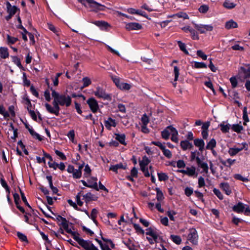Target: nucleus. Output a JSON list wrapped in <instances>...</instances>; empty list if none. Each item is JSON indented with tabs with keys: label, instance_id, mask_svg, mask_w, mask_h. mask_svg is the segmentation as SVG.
I'll return each mask as SVG.
<instances>
[{
	"label": "nucleus",
	"instance_id": "f257e3e1",
	"mask_svg": "<svg viewBox=\"0 0 250 250\" xmlns=\"http://www.w3.org/2000/svg\"><path fill=\"white\" fill-rule=\"evenodd\" d=\"M52 96L53 98L52 103L53 106H52L48 103L45 104L44 105L46 110L50 113L54 114L56 116L59 115L60 110V106L69 107L72 103L71 97L67 94H60L56 92L51 87Z\"/></svg>",
	"mask_w": 250,
	"mask_h": 250
},
{
	"label": "nucleus",
	"instance_id": "f03ea898",
	"mask_svg": "<svg viewBox=\"0 0 250 250\" xmlns=\"http://www.w3.org/2000/svg\"><path fill=\"white\" fill-rule=\"evenodd\" d=\"M247 149L248 144L246 142H243L241 144H238V146L234 145L229 148L228 149V153L230 156H234L243 150H247Z\"/></svg>",
	"mask_w": 250,
	"mask_h": 250
},
{
	"label": "nucleus",
	"instance_id": "7ed1b4c3",
	"mask_svg": "<svg viewBox=\"0 0 250 250\" xmlns=\"http://www.w3.org/2000/svg\"><path fill=\"white\" fill-rule=\"evenodd\" d=\"M232 210L236 213L244 212L246 215L250 214V208L248 205L239 202L232 207Z\"/></svg>",
	"mask_w": 250,
	"mask_h": 250
},
{
	"label": "nucleus",
	"instance_id": "20e7f679",
	"mask_svg": "<svg viewBox=\"0 0 250 250\" xmlns=\"http://www.w3.org/2000/svg\"><path fill=\"white\" fill-rule=\"evenodd\" d=\"M150 162V160L146 156L143 157L142 159L139 161V165L141 170L143 172L144 175L146 177H148L150 176V173L149 172L147 167Z\"/></svg>",
	"mask_w": 250,
	"mask_h": 250
},
{
	"label": "nucleus",
	"instance_id": "39448f33",
	"mask_svg": "<svg viewBox=\"0 0 250 250\" xmlns=\"http://www.w3.org/2000/svg\"><path fill=\"white\" fill-rule=\"evenodd\" d=\"M146 234L147 235L146 239L150 244H153L157 242L159 234L156 230L149 228L146 229Z\"/></svg>",
	"mask_w": 250,
	"mask_h": 250
},
{
	"label": "nucleus",
	"instance_id": "423d86ee",
	"mask_svg": "<svg viewBox=\"0 0 250 250\" xmlns=\"http://www.w3.org/2000/svg\"><path fill=\"white\" fill-rule=\"evenodd\" d=\"M86 2H87V4L85 7L90 9L91 11H103L105 7L104 5L98 3L94 0H86Z\"/></svg>",
	"mask_w": 250,
	"mask_h": 250
},
{
	"label": "nucleus",
	"instance_id": "0eeeda50",
	"mask_svg": "<svg viewBox=\"0 0 250 250\" xmlns=\"http://www.w3.org/2000/svg\"><path fill=\"white\" fill-rule=\"evenodd\" d=\"M94 94L98 98L107 101L111 100V95L106 93L105 90L100 86L96 87V90L94 92Z\"/></svg>",
	"mask_w": 250,
	"mask_h": 250
},
{
	"label": "nucleus",
	"instance_id": "6e6552de",
	"mask_svg": "<svg viewBox=\"0 0 250 250\" xmlns=\"http://www.w3.org/2000/svg\"><path fill=\"white\" fill-rule=\"evenodd\" d=\"M188 240L193 245H196L198 244V235L197 230L194 228L189 229Z\"/></svg>",
	"mask_w": 250,
	"mask_h": 250
},
{
	"label": "nucleus",
	"instance_id": "1a4fd4ad",
	"mask_svg": "<svg viewBox=\"0 0 250 250\" xmlns=\"http://www.w3.org/2000/svg\"><path fill=\"white\" fill-rule=\"evenodd\" d=\"M194 27L201 34H204L207 31H211L213 27L211 24H197L193 22Z\"/></svg>",
	"mask_w": 250,
	"mask_h": 250
},
{
	"label": "nucleus",
	"instance_id": "9d476101",
	"mask_svg": "<svg viewBox=\"0 0 250 250\" xmlns=\"http://www.w3.org/2000/svg\"><path fill=\"white\" fill-rule=\"evenodd\" d=\"M86 103L93 113H96L99 109L98 102L95 98L92 97L89 98Z\"/></svg>",
	"mask_w": 250,
	"mask_h": 250
},
{
	"label": "nucleus",
	"instance_id": "9b49d317",
	"mask_svg": "<svg viewBox=\"0 0 250 250\" xmlns=\"http://www.w3.org/2000/svg\"><path fill=\"white\" fill-rule=\"evenodd\" d=\"M179 172L190 177H196L198 175L194 167H187L185 169L179 170Z\"/></svg>",
	"mask_w": 250,
	"mask_h": 250
},
{
	"label": "nucleus",
	"instance_id": "f8f14e48",
	"mask_svg": "<svg viewBox=\"0 0 250 250\" xmlns=\"http://www.w3.org/2000/svg\"><path fill=\"white\" fill-rule=\"evenodd\" d=\"M85 250H99L90 241L83 239L79 244Z\"/></svg>",
	"mask_w": 250,
	"mask_h": 250
},
{
	"label": "nucleus",
	"instance_id": "ddd939ff",
	"mask_svg": "<svg viewBox=\"0 0 250 250\" xmlns=\"http://www.w3.org/2000/svg\"><path fill=\"white\" fill-rule=\"evenodd\" d=\"M56 220L59 223V225L62 227L65 230H68L69 227V222L64 217L60 215H58L56 217Z\"/></svg>",
	"mask_w": 250,
	"mask_h": 250
},
{
	"label": "nucleus",
	"instance_id": "4468645a",
	"mask_svg": "<svg viewBox=\"0 0 250 250\" xmlns=\"http://www.w3.org/2000/svg\"><path fill=\"white\" fill-rule=\"evenodd\" d=\"M125 28L127 30H138L142 28V25L138 22L125 23Z\"/></svg>",
	"mask_w": 250,
	"mask_h": 250
},
{
	"label": "nucleus",
	"instance_id": "2eb2a0df",
	"mask_svg": "<svg viewBox=\"0 0 250 250\" xmlns=\"http://www.w3.org/2000/svg\"><path fill=\"white\" fill-rule=\"evenodd\" d=\"M196 161L198 166L202 169V172L208 173V167L207 163L203 162L198 156H197L196 158Z\"/></svg>",
	"mask_w": 250,
	"mask_h": 250
},
{
	"label": "nucleus",
	"instance_id": "dca6fc26",
	"mask_svg": "<svg viewBox=\"0 0 250 250\" xmlns=\"http://www.w3.org/2000/svg\"><path fill=\"white\" fill-rule=\"evenodd\" d=\"M220 187L227 195H229L231 194L232 190L229 183H222L220 184Z\"/></svg>",
	"mask_w": 250,
	"mask_h": 250
},
{
	"label": "nucleus",
	"instance_id": "f3484780",
	"mask_svg": "<svg viewBox=\"0 0 250 250\" xmlns=\"http://www.w3.org/2000/svg\"><path fill=\"white\" fill-rule=\"evenodd\" d=\"M6 5L7 12L11 15H14L18 9V8L15 6H12L10 2L8 1L6 2Z\"/></svg>",
	"mask_w": 250,
	"mask_h": 250
},
{
	"label": "nucleus",
	"instance_id": "a211bd4d",
	"mask_svg": "<svg viewBox=\"0 0 250 250\" xmlns=\"http://www.w3.org/2000/svg\"><path fill=\"white\" fill-rule=\"evenodd\" d=\"M104 125L105 127L110 130L111 127H115L116 125L115 120L111 118H108L107 120L104 122Z\"/></svg>",
	"mask_w": 250,
	"mask_h": 250
},
{
	"label": "nucleus",
	"instance_id": "6ab92c4d",
	"mask_svg": "<svg viewBox=\"0 0 250 250\" xmlns=\"http://www.w3.org/2000/svg\"><path fill=\"white\" fill-rule=\"evenodd\" d=\"M93 23L102 29H106L110 26L107 22L103 21H95Z\"/></svg>",
	"mask_w": 250,
	"mask_h": 250
},
{
	"label": "nucleus",
	"instance_id": "aec40b11",
	"mask_svg": "<svg viewBox=\"0 0 250 250\" xmlns=\"http://www.w3.org/2000/svg\"><path fill=\"white\" fill-rule=\"evenodd\" d=\"M194 145L199 148V150L201 151L204 149L205 143L204 141L201 139H196L194 140Z\"/></svg>",
	"mask_w": 250,
	"mask_h": 250
},
{
	"label": "nucleus",
	"instance_id": "412c9836",
	"mask_svg": "<svg viewBox=\"0 0 250 250\" xmlns=\"http://www.w3.org/2000/svg\"><path fill=\"white\" fill-rule=\"evenodd\" d=\"M26 128L28 129L29 132H30V134L35 139L39 140L42 141V137L41 136L36 132L34 129L32 128V127H30L29 126L26 125Z\"/></svg>",
	"mask_w": 250,
	"mask_h": 250
},
{
	"label": "nucleus",
	"instance_id": "4be33fe9",
	"mask_svg": "<svg viewBox=\"0 0 250 250\" xmlns=\"http://www.w3.org/2000/svg\"><path fill=\"white\" fill-rule=\"evenodd\" d=\"M126 165H124L122 163H119L115 165H111L109 167V170H112L116 173H117L118 169H125L126 168Z\"/></svg>",
	"mask_w": 250,
	"mask_h": 250
},
{
	"label": "nucleus",
	"instance_id": "5701e85b",
	"mask_svg": "<svg viewBox=\"0 0 250 250\" xmlns=\"http://www.w3.org/2000/svg\"><path fill=\"white\" fill-rule=\"evenodd\" d=\"M180 146L184 150L191 149L193 147L192 143L187 140L182 141L180 143Z\"/></svg>",
	"mask_w": 250,
	"mask_h": 250
},
{
	"label": "nucleus",
	"instance_id": "b1692460",
	"mask_svg": "<svg viewBox=\"0 0 250 250\" xmlns=\"http://www.w3.org/2000/svg\"><path fill=\"white\" fill-rule=\"evenodd\" d=\"M237 27L238 24L233 20H230L229 21H227L225 23V28L228 30Z\"/></svg>",
	"mask_w": 250,
	"mask_h": 250
},
{
	"label": "nucleus",
	"instance_id": "393cba45",
	"mask_svg": "<svg viewBox=\"0 0 250 250\" xmlns=\"http://www.w3.org/2000/svg\"><path fill=\"white\" fill-rule=\"evenodd\" d=\"M66 231L71 234L74 239L76 240L79 244H80L83 239L79 237V235L77 232L75 231H72L70 228L68 229V230H66Z\"/></svg>",
	"mask_w": 250,
	"mask_h": 250
},
{
	"label": "nucleus",
	"instance_id": "a878e982",
	"mask_svg": "<svg viewBox=\"0 0 250 250\" xmlns=\"http://www.w3.org/2000/svg\"><path fill=\"white\" fill-rule=\"evenodd\" d=\"M93 179L94 180V183L93 184H87L84 180H82L81 182L83 183V185L85 187L93 188L96 190H98V185L96 182L97 178H93Z\"/></svg>",
	"mask_w": 250,
	"mask_h": 250
},
{
	"label": "nucleus",
	"instance_id": "bb28decb",
	"mask_svg": "<svg viewBox=\"0 0 250 250\" xmlns=\"http://www.w3.org/2000/svg\"><path fill=\"white\" fill-rule=\"evenodd\" d=\"M0 56L2 59H6L9 56L8 49L5 47H0Z\"/></svg>",
	"mask_w": 250,
	"mask_h": 250
},
{
	"label": "nucleus",
	"instance_id": "cd10ccee",
	"mask_svg": "<svg viewBox=\"0 0 250 250\" xmlns=\"http://www.w3.org/2000/svg\"><path fill=\"white\" fill-rule=\"evenodd\" d=\"M223 6L228 9H231L234 8L236 4L231 2L230 0H225L223 4Z\"/></svg>",
	"mask_w": 250,
	"mask_h": 250
},
{
	"label": "nucleus",
	"instance_id": "c85d7f7f",
	"mask_svg": "<svg viewBox=\"0 0 250 250\" xmlns=\"http://www.w3.org/2000/svg\"><path fill=\"white\" fill-rule=\"evenodd\" d=\"M115 136H116L115 139L117 141H118L121 144H122L124 145H126V143L125 141V134H115Z\"/></svg>",
	"mask_w": 250,
	"mask_h": 250
},
{
	"label": "nucleus",
	"instance_id": "c756f323",
	"mask_svg": "<svg viewBox=\"0 0 250 250\" xmlns=\"http://www.w3.org/2000/svg\"><path fill=\"white\" fill-rule=\"evenodd\" d=\"M216 141L214 139H211L207 144L206 149H212L216 147Z\"/></svg>",
	"mask_w": 250,
	"mask_h": 250
},
{
	"label": "nucleus",
	"instance_id": "7c9ffc66",
	"mask_svg": "<svg viewBox=\"0 0 250 250\" xmlns=\"http://www.w3.org/2000/svg\"><path fill=\"white\" fill-rule=\"evenodd\" d=\"M97 214H98L97 210L96 208H93V209H92L91 212L89 216V218L91 219L92 220V221H93V222L95 224H97V222L96 220V218L97 216Z\"/></svg>",
	"mask_w": 250,
	"mask_h": 250
},
{
	"label": "nucleus",
	"instance_id": "2f4dec72",
	"mask_svg": "<svg viewBox=\"0 0 250 250\" xmlns=\"http://www.w3.org/2000/svg\"><path fill=\"white\" fill-rule=\"evenodd\" d=\"M241 72L244 75V78L246 79L250 77V67L246 69L244 67H241Z\"/></svg>",
	"mask_w": 250,
	"mask_h": 250
},
{
	"label": "nucleus",
	"instance_id": "473e14b6",
	"mask_svg": "<svg viewBox=\"0 0 250 250\" xmlns=\"http://www.w3.org/2000/svg\"><path fill=\"white\" fill-rule=\"evenodd\" d=\"M220 129L223 133H227L230 129V125L229 124H221L219 125Z\"/></svg>",
	"mask_w": 250,
	"mask_h": 250
},
{
	"label": "nucleus",
	"instance_id": "72a5a7b5",
	"mask_svg": "<svg viewBox=\"0 0 250 250\" xmlns=\"http://www.w3.org/2000/svg\"><path fill=\"white\" fill-rule=\"evenodd\" d=\"M236 162L235 159H231L230 158L227 159L225 161L222 162V163L227 167H230Z\"/></svg>",
	"mask_w": 250,
	"mask_h": 250
},
{
	"label": "nucleus",
	"instance_id": "f704fd0d",
	"mask_svg": "<svg viewBox=\"0 0 250 250\" xmlns=\"http://www.w3.org/2000/svg\"><path fill=\"white\" fill-rule=\"evenodd\" d=\"M131 87V85L126 83L121 82L120 84L119 85L118 88L121 90H128Z\"/></svg>",
	"mask_w": 250,
	"mask_h": 250
},
{
	"label": "nucleus",
	"instance_id": "c9c22d12",
	"mask_svg": "<svg viewBox=\"0 0 250 250\" xmlns=\"http://www.w3.org/2000/svg\"><path fill=\"white\" fill-rule=\"evenodd\" d=\"M243 119L244 120V125H246L249 122V119L247 114V108L245 107L243 110Z\"/></svg>",
	"mask_w": 250,
	"mask_h": 250
},
{
	"label": "nucleus",
	"instance_id": "e433bc0d",
	"mask_svg": "<svg viewBox=\"0 0 250 250\" xmlns=\"http://www.w3.org/2000/svg\"><path fill=\"white\" fill-rule=\"evenodd\" d=\"M176 16L179 18H183V19H188L189 17L186 13L185 12H179L175 15H173L170 17H173Z\"/></svg>",
	"mask_w": 250,
	"mask_h": 250
},
{
	"label": "nucleus",
	"instance_id": "4c0bfd02",
	"mask_svg": "<svg viewBox=\"0 0 250 250\" xmlns=\"http://www.w3.org/2000/svg\"><path fill=\"white\" fill-rule=\"evenodd\" d=\"M162 151L164 155L167 158L170 159L172 157L171 152L169 150L167 149L165 146L163 147Z\"/></svg>",
	"mask_w": 250,
	"mask_h": 250
},
{
	"label": "nucleus",
	"instance_id": "58836bf2",
	"mask_svg": "<svg viewBox=\"0 0 250 250\" xmlns=\"http://www.w3.org/2000/svg\"><path fill=\"white\" fill-rule=\"evenodd\" d=\"M75 131L73 129L70 130L67 134L69 140L73 143H75Z\"/></svg>",
	"mask_w": 250,
	"mask_h": 250
},
{
	"label": "nucleus",
	"instance_id": "ea45409f",
	"mask_svg": "<svg viewBox=\"0 0 250 250\" xmlns=\"http://www.w3.org/2000/svg\"><path fill=\"white\" fill-rule=\"evenodd\" d=\"M47 27L49 30L53 32L56 35L59 36V29H56L54 25L51 23H48Z\"/></svg>",
	"mask_w": 250,
	"mask_h": 250
},
{
	"label": "nucleus",
	"instance_id": "a19ab883",
	"mask_svg": "<svg viewBox=\"0 0 250 250\" xmlns=\"http://www.w3.org/2000/svg\"><path fill=\"white\" fill-rule=\"evenodd\" d=\"M12 62L16 64L20 68L22 69L23 67L21 64L20 59L17 56H12Z\"/></svg>",
	"mask_w": 250,
	"mask_h": 250
},
{
	"label": "nucleus",
	"instance_id": "79ce46f5",
	"mask_svg": "<svg viewBox=\"0 0 250 250\" xmlns=\"http://www.w3.org/2000/svg\"><path fill=\"white\" fill-rule=\"evenodd\" d=\"M10 128L9 129V130L12 131L13 132V136H11V138L12 140H15L16 138L18 137V129L15 128L13 125L11 124L10 125Z\"/></svg>",
	"mask_w": 250,
	"mask_h": 250
},
{
	"label": "nucleus",
	"instance_id": "37998d69",
	"mask_svg": "<svg viewBox=\"0 0 250 250\" xmlns=\"http://www.w3.org/2000/svg\"><path fill=\"white\" fill-rule=\"evenodd\" d=\"M170 238L172 240V241L176 244L179 245L181 243L182 239L179 236L171 235Z\"/></svg>",
	"mask_w": 250,
	"mask_h": 250
},
{
	"label": "nucleus",
	"instance_id": "c03bdc74",
	"mask_svg": "<svg viewBox=\"0 0 250 250\" xmlns=\"http://www.w3.org/2000/svg\"><path fill=\"white\" fill-rule=\"evenodd\" d=\"M177 42L180 50L184 52L186 54H188V52L186 49V46L185 43L180 41H178Z\"/></svg>",
	"mask_w": 250,
	"mask_h": 250
},
{
	"label": "nucleus",
	"instance_id": "a18cd8bd",
	"mask_svg": "<svg viewBox=\"0 0 250 250\" xmlns=\"http://www.w3.org/2000/svg\"><path fill=\"white\" fill-rule=\"evenodd\" d=\"M158 177L160 181H164L168 179L167 175L163 172L158 173Z\"/></svg>",
	"mask_w": 250,
	"mask_h": 250
},
{
	"label": "nucleus",
	"instance_id": "49530a36",
	"mask_svg": "<svg viewBox=\"0 0 250 250\" xmlns=\"http://www.w3.org/2000/svg\"><path fill=\"white\" fill-rule=\"evenodd\" d=\"M161 135L162 138L165 140H167L169 138L170 133L169 129L167 128V127L162 131Z\"/></svg>",
	"mask_w": 250,
	"mask_h": 250
},
{
	"label": "nucleus",
	"instance_id": "de8ad7c7",
	"mask_svg": "<svg viewBox=\"0 0 250 250\" xmlns=\"http://www.w3.org/2000/svg\"><path fill=\"white\" fill-rule=\"evenodd\" d=\"M232 129L234 131L237 133H240L243 130V127L241 125L239 124H234L232 126Z\"/></svg>",
	"mask_w": 250,
	"mask_h": 250
},
{
	"label": "nucleus",
	"instance_id": "09e8293b",
	"mask_svg": "<svg viewBox=\"0 0 250 250\" xmlns=\"http://www.w3.org/2000/svg\"><path fill=\"white\" fill-rule=\"evenodd\" d=\"M18 40V39L17 38L10 36L9 35H7V41L8 44H14Z\"/></svg>",
	"mask_w": 250,
	"mask_h": 250
},
{
	"label": "nucleus",
	"instance_id": "8fccbe9b",
	"mask_svg": "<svg viewBox=\"0 0 250 250\" xmlns=\"http://www.w3.org/2000/svg\"><path fill=\"white\" fill-rule=\"evenodd\" d=\"M91 172V170L89 166L87 164L86 165L84 166V174H83L84 176L85 177H89L90 175Z\"/></svg>",
	"mask_w": 250,
	"mask_h": 250
},
{
	"label": "nucleus",
	"instance_id": "3c124183",
	"mask_svg": "<svg viewBox=\"0 0 250 250\" xmlns=\"http://www.w3.org/2000/svg\"><path fill=\"white\" fill-rule=\"evenodd\" d=\"M156 191L157 192V199L159 201H162L164 199V195L162 191L158 188H156Z\"/></svg>",
	"mask_w": 250,
	"mask_h": 250
},
{
	"label": "nucleus",
	"instance_id": "603ef678",
	"mask_svg": "<svg viewBox=\"0 0 250 250\" xmlns=\"http://www.w3.org/2000/svg\"><path fill=\"white\" fill-rule=\"evenodd\" d=\"M72 174L74 178L79 179L82 176V171L80 169H75Z\"/></svg>",
	"mask_w": 250,
	"mask_h": 250
},
{
	"label": "nucleus",
	"instance_id": "864d4df0",
	"mask_svg": "<svg viewBox=\"0 0 250 250\" xmlns=\"http://www.w3.org/2000/svg\"><path fill=\"white\" fill-rule=\"evenodd\" d=\"M233 177L237 180H240L243 182H248L249 179L247 178L243 177L240 174H235L233 175Z\"/></svg>",
	"mask_w": 250,
	"mask_h": 250
},
{
	"label": "nucleus",
	"instance_id": "5fc2aeb1",
	"mask_svg": "<svg viewBox=\"0 0 250 250\" xmlns=\"http://www.w3.org/2000/svg\"><path fill=\"white\" fill-rule=\"evenodd\" d=\"M167 128L169 129L170 134H171V136H178V131L175 128L173 127L171 125H169L167 126Z\"/></svg>",
	"mask_w": 250,
	"mask_h": 250
},
{
	"label": "nucleus",
	"instance_id": "6e6d98bb",
	"mask_svg": "<svg viewBox=\"0 0 250 250\" xmlns=\"http://www.w3.org/2000/svg\"><path fill=\"white\" fill-rule=\"evenodd\" d=\"M209 7L207 5L203 4L199 8L198 10L201 13H206L208 10Z\"/></svg>",
	"mask_w": 250,
	"mask_h": 250
},
{
	"label": "nucleus",
	"instance_id": "4d7b16f0",
	"mask_svg": "<svg viewBox=\"0 0 250 250\" xmlns=\"http://www.w3.org/2000/svg\"><path fill=\"white\" fill-rule=\"evenodd\" d=\"M55 154L59 157V158L62 160H66V157L65 155V154L62 153V152H61L59 151L58 150H55Z\"/></svg>",
	"mask_w": 250,
	"mask_h": 250
},
{
	"label": "nucleus",
	"instance_id": "13d9d810",
	"mask_svg": "<svg viewBox=\"0 0 250 250\" xmlns=\"http://www.w3.org/2000/svg\"><path fill=\"white\" fill-rule=\"evenodd\" d=\"M191 38L193 40H199V37L198 33L193 29H192L190 31Z\"/></svg>",
	"mask_w": 250,
	"mask_h": 250
},
{
	"label": "nucleus",
	"instance_id": "bf43d9fd",
	"mask_svg": "<svg viewBox=\"0 0 250 250\" xmlns=\"http://www.w3.org/2000/svg\"><path fill=\"white\" fill-rule=\"evenodd\" d=\"M213 192L214 194L220 200H222L223 199V195L222 194L221 192L218 189L214 188L213 189Z\"/></svg>",
	"mask_w": 250,
	"mask_h": 250
},
{
	"label": "nucleus",
	"instance_id": "052dcab7",
	"mask_svg": "<svg viewBox=\"0 0 250 250\" xmlns=\"http://www.w3.org/2000/svg\"><path fill=\"white\" fill-rule=\"evenodd\" d=\"M194 67L196 68H206L207 66L204 62H194Z\"/></svg>",
	"mask_w": 250,
	"mask_h": 250
},
{
	"label": "nucleus",
	"instance_id": "680f3d73",
	"mask_svg": "<svg viewBox=\"0 0 250 250\" xmlns=\"http://www.w3.org/2000/svg\"><path fill=\"white\" fill-rule=\"evenodd\" d=\"M17 236L18 237V238L22 241L23 242H28V240H27V237L23 233L20 232H17Z\"/></svg>",
	"mask_w": 250,
	"mask_h": 250
},
{
	"label": "nucleus",
	"instance_id": "e2e57ef3",
	"mask_svg": "<svg viewBox=\"0 0 250 250\" xmlns=\"http://www.w3.org/2000/svg\"><path fill=\"white\" fill-rule=\"evenodd\" d=\"M0 184H1V186H2V187L5 188L6 192H8V193H10V189H9L6 182H5V181L4 179H1L0 180Z\"/></svg>",
	"mask_w": 250,
	"mask_h": 250
},
{
	"label": "nucleus",
	"instance_id": "0e129e2a",
	"mask_svg": "<svg viewBox=\"0 0 250 250\" xmlns=\"http://www.w3.org/2000/svg\"><path fill=\"white\" fill-rule=\"evenodd\" d=\"M0 114L2 115L5 118L8 117L9 114L5 110L3 106L0 105Z\"/></svg>",
	"mask_w": 250,
	"mask_h": 250
},
{
	"label": "nucleus",
	"instance_id": "69168bd1",
	"mask_svg": "<svg viewBox=\"0 0 250 250\" xmlns=\"http://www.w3.org/2000/svg\"><path fill=\"white\" fill-rule=\"evenodd\" d=\"M133 227L137 232L141 233V234L144 233V230L142 229V228L139 225L134 224L133 225Z\"/></svg>",
	"mask_w": 250,
	"mask_h": 250
},
{
	"label": "nucleus",
	"instance_id": "338daca9",
	"mask_svg": "<svg viewBox=\"0 0 250 250\" xmlns=\"http://www.w3.org/2000/svg\"><path fill=\"white\" fill-rule=\"evenodd\" d=\"M83 82V87H85L88 86L91 83V80L88 77H84L82 80Z\"/></svg>",
	"mask_w": 250,
	"mask_h": 250
},
{
	"label": "nucleus",
	"instance_id": "774afa93",
	"mask_svg": "<svg viewBox=\"0 0 250 250\" xmlns=\"http://www.w3.org/2000/svg\"><path fill=\"white\" fill-rule=\"evenodd\" d=\"M197 55L203 60H206L207 59V56L201 50L197 51Z\"/></svg>",
	"mask_w": 250,
	"mask_h": 250
}]
</instances>
